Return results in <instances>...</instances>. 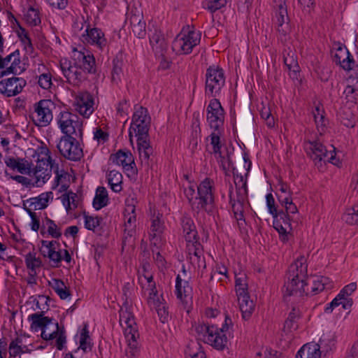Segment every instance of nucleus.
Here are the masks:
<instances>
[{"label": "nucleus", "instance_id": "obj_1", "mask_svg": "<svg viewBox=\"0 0 358 358\" xmlns=\"http://www.w3.org/2000/svg\"><path fill=\"white\" fill-rule=\"evenodd\" d=\"M306 259L304 256H300L292 263L288 268L287 273V281L285 287V296H292L298 292L300 294L309 292V282L307 275Z\"/></svg>", "mask_w": 358, "mask_h": 358}, {"label": "nucleus", "instance_id": "obj_2", "mask_svg": "<svg viewBox=\"0 0 358 358\" xmlns=\"http://www.w3.org/2000/svg\"><path fill=\"white\" fill-rule=\"evenodd\" d=\"M213 181L209 178H206L197 186L196 197L189 205L192 211L197 215L204 210L208 214H211L215 204V196L213 192Z\"/></svg>", "mask_w": 358, "mask_h": 358}, {"label": "nucleus", "instance_id": "obj_3", "mask_svg": "<svg viewBox=\"0 0 358 358\" xmlns=\"http://www.w3.org/2000/svg\"><path fill=\"white\" fill-rule=\"evenodd\" d=\"M197 340L211 345L214 348L222 350L227 344V337L219 332V329L215 325L205 323H197L193 326Z\"/></svg>", "mask_w": 358, "mask_h": 358}, {"label": "nucleus", "instance_id": "obj_4", "mask_svg": "<svg viewBox=\"0 0 358 358\" xmlns=\"http://www.w3.org/2000/svg\"><path fill=\"white\" fill-rule=\"evenodd\" d=\"M124 302L120 308V323L122 325V322L126 324L125 336L128 338L129 345L131 349L136 350L138 348L137 338H139V334L136 329V323L134 320V316L131 311V305L129 303V298H123Z\"/></svg>", "mask_w": 358, "mask_h": 358}, {"label": "nucleus", "instance_id": "obj_5", "mask_svg": "<svg viewBox=\"0 0 358 358\" xmlns=\"http://www.w3.org/2000/svg\"><path fill=\"white\" fill-rule=\"evenodd\" d=\"M205 91L209 97L218 96L225 85L224 70L219 66H210L206 72Z\"/></svg>", "mask_w": 358, "mask_h": 358}, {"label": "nucleus", "instance_id": "obj_6", "mask_svg": "<svg viewBox=\"0 0 358 358\" xmlns=\"http://www.w3.org/2000/svg\"><path fill=\"white\" fill-rule=\"evenodd\" d=\"M151 117L146 108L139 106L136 109L132 116V122L129 131V141L132 143L133 134L131 130L135 132L136 136L149 137Z\"/></svg>", "mask_w": 358, "mask_h": 358}, {"label": "nucleus", "instance_id": "obj_7", "mask_svg": "<svg viewBox=\"0 0 358 358\" xmlns=\"http://www.w3.org/2000/svg\"><path fill=\"white\" fill-rule=\"evenodd\" d=\"M57 148L61 155L68 160L78 162L83 157V148L73 136H62Z\"/></svg>", "mask_w": 358, "mask_h": 358}, {"label": "nucleus", "instance_id": "obj_8", "mask_svg": "<svg viewBox=\"0 0 358 358\" xmlns=\"http://www.w3.org/2000/svg\"><path fill=\"white\" fill-rule=\"evenodd\" d=\"M201 36L200 31L195 32L193 29L189 30L187 34H180L173 40L172 49L177 54L188 55L194 47L199 44Z\"/></svg>", "mask_w": 358, "mask_h": 358}, {"label": "nucleus", "instance_id": "obj_9", "mask_svg": "<svg viewBox=\"0 0 358 358\" xmlns=\"http://www.w3.org/2000/svg\"><path fill=\"white\" fill-rule=\"evenodd\" d=\"M78 116L68 111L61 112L58 120V124L64 136H77L76 129H78L79 136L82 138L83 129L82 123L78 121Z\"/></svg>", "mask_w": 358, "mask_h": 358}, {"label": "nucleus", "instance_id": "obj_10", "mask_svg": "<svg viewBox=\"0 0 358 358\" xmlns=\"http://www.w3.org/2000/svg\"><path fill=\"white\" fill-rule=\"evenodd\" d=\"M207 122L211 129L220 131L224 122V110L217 99H212L206 108Z\"/></svg>", "mask_w": 358, "mask_h": 358}, {"label": "nucleus", "instance_id": "obj_11", "mask_svg": "<svg viewBox=\"0 0 358 358\" xmlns=\"http://www.w3.org/2000/svg\"><path fill=\"white\" fill-rule=\"evenodd\" d=\"M60 69L67 82L74 86H79L80 84L87 79L86 74L80 69L78 65L66 58L62 59L59 62Z\"/></svg>", "mask_w": 358, "mask_h": 358}, {"label": "nucleus", "instance_id": "obj_12", "mask_svg": "<svg viewBox=\"0 0 358 358\" xmlns=\"http://www.w3.org/2000/svg\"><path fill=\"white\" fill-rule=\"evenodd\" d=\"M305 143L309 144V147L306 148L307 155L314 162L315 165L322 169L326 164L325 159L328 156L326 147L318 140H308Z\"/></svg>", "mask_w": 358, "mask_h": 358}, {"label": "nucleus", "instance_id": "obj_13", "mask_svg": "<svg viewBox=\"0 0 358 358\" xmlns=\"http://www.w3.org/2000/svg\"><path fill=\"white\" fill-rule=\"evenodd\" d=\"M148 36L150 44L155 56H162L168 50V42L161 29L152 26L149 28Z\"/></svg>", "mask_w": 358, "mask_h": 358}, {"label": "nucleus", "instance_id": "obj_14", "mask_svg": "<svg viewBox=\"0 0 358 358\" xmlns=\"http://www.w3.org/2000/svg\"><path fill=\"white\" fill-rule=\"evenodd\" d=\"M336 52L332 53L333 60L336 64H339L344 70H352L355 64V60L347 47L340 42L334 43Z\"/></svg>", "mask_w": 358, "mask_h": 358}, {"label": "nucleus", "instance_id": "obj_15", "mask_svg": "<svg viewBox=\"0 0 358 358\" xmlns=\"http://www.w3.org/2000/svg\"><path fill=\"white\" fill-rule=\"evenodd\" d=\"M26 80L20 77H12L0 81V92L8 97L20 94L26 86Z\"/></svg>", "mask_w": 358, "mask_h": 358}, {"label": "nucleus", "instance_id": "obj_16", "mask_svg": "<svg viewBox=\"0 0 358 358\" xmlns=\"http://www.w3.org/2000/svg\"><path fill=\"white\" fill-rule=\"evenodd\" d=\"M37 113L38 124L41 127L48 125L52 120V109L55 103L50 99H41L34 105Z\"/></svg>", "mask_w": 358, "mask_h": 358}, {"label": "nucleus", "instance_id": "obj_17", "mask_svg": "<svg viewBox=\"0 0 358 358\" xmlns=\"http://www.w3.org/2000/svg\"><path fill=\"white\" fill-rule=\"evenodd\" d=\"M187 250L189 260L194 267L198 268L206 267V262L203 255V246L199 242V239L187 243Z\"/></svg>", "mask_w": 358, "mask_h": 358}, {"label": "nucleus", "instance_id": "obj_18", "mask_svg": "<svg viewBox=\"0 0 358 358\" xmlns=\"http://www.w3.org/2000/svg\"><path fill=\"white\" fill-rule=\"evenodd\" d=\"M76 63L80 69L85 73L95 74L96 73L95 58L92 54L87 51V52L79 51L76 58Z\"/></svg>", "mask_w": 358, "mask_h": 358}, {"label": "nucleus", "instance_id": "obj_19", "mask_svg": "<svg viewBox=\"0 0 358 358\" xmlns=\"http://www.w3.org/2000/svg\"><path fill=\"white\" fill-rule=\"evenodd\" d=\"M79 112L84 116H90L93 112L94 98L88 92H80L76 98Z\"/></svg>", "mask_w": 358, "mask_h": 358}, {"label": "nucleus", "instance_id": "obj_20", "mask_svg": "<svg viewBox=\"0 0 358 358\" xmlns=\"http://www.w3.org/2000/svg\"><path fill=\"white\" fill-rule=\"evenodd\" d=\"M45 311H40L33 313L28 317V320L31 322L30 329L32 331H38L39 329L46 331L47 327L55 320L52 317L44 316Z\"/></svg>", "mask_w": 358, "mask_h": 358}, {"label": "nucleus", "instance_id": "obj_21", "mask_svg": "<svg viewBox=\"0 0 358 358\" xmlns=\"http://www.w3.org/2000/svg\"><path fill=\"white\" fill-rule=\"evenodd\" d=\"M86 34H83V37L84 41H86L91 45H96L99 48H102L106 45V39L104 37V34L101 29L94 27L90 28V25L86 29Z\"/></svg>", "mask_w": 358, "mask_h": 358}, {"label": "nucleus", "instance_id": "obj_22", "mask_svg": "<svg viewBox=\"0 0 358 358\" xmlns=\"http://www.w3.org/2000/svg\"><path fill=\"white\" fill-rule=\"evenodd\" d=\"M137 148L141 164L148 166L150 157L153 152V148L150 145V136L137 137Z\"/></svg>", "mask_w": 358, "mask_h": 358}, {"label": "nucleus", "instance_id": "obj_23", "mask_svg": "<svg viewBox=\"0 0 358 358\" xmlns=\"http://www.w3.org/2000/svg\"><path fill=\"white\" fill-rule=\"evenodd\" d=\"M180 224L187 243L199 239L194 222L189 216L183 215L181 217Z\"/></svg>", "mask_w": 358, "mask_h": 358}, {"label": "nucleus", "instance_id": "obj_24", "mask_svg": "<svg viewBox=\"0 0 358 358\" xmlns=\"http://www.w3.org/2000/svg\"><path fill=\"white\" fill-rule=\"evenodd\" d=\"M45 154L48 156L47 159H41L39 158L37 159V165L33 168L32 167V174L36 175L38 173L41 172L43 170L45 169V173L46 171H48V173H46L43 177V182H45L46 180H48L50 177V173L51 172V167L52 166L53 160L52 159L51 157L50 156V150L45 148Z\"/></svg>", "mask_w": 358, "mask_h": 358}, {"label": "nucleus", "instance_id": "obj_25", "mask_svg": "<svg viewBox=\"0 0 358 358\" xmlns=\"http://www.w3.org/2000/svg\"><path fill=\"white\" fill-rule=\"evenodd\" d=\"M321 351L316 343H308L303 345L296 355L295 358H320Z\"/></svg>", "mask_w": 358, "mask_h": 358}, {"label": "nucleus", "instance_id": "obj_26", "mask_svg": "<svg viewBox=\"0 0 358 358\" xmlns=\"http://www.w3.org/2000/svg\"><path fill=\"white\" fill-rule=\"evenodd\" d=\"M357 283L351 282L345 286L338 294V296L343 301V309L350 311L353 304V300L350 296L356 290Z\"/></svg>", "mask_w": 358, "mask_h": 358}, {"label": "nucleus", "instance_id": "obj_27", "mask_svg": "<svg viewBox=\"0 0 358 358\" xmlns=\"http://www.w3.org/2000/svg\"><path fill=\"white\" fill-rule=\"evenodd\" d=\"M336 339L335 335L329 333L324 334L317 344L319 350L321 351V354L324 353L326 355L336 348Z\"/></svg>", "mask_w": 358, "mask_h": 358}, {"label": "nucleus", "instance_id": "obj_28", "mask_svg": "<svg viewBox=\"0 0 358 358\" xmlns=\"http://www.w3.org/2000/svg\"><path fill=\"white\" fill-rule=\"evenodd\" d=\"M235 185L237 197L236 201L239 203L245 202L248 197L247 177L244 178L241 174L238 178H235Z\"/></svg>", "mask_w": 358, "mask_h": 358}, {"label": "nucleus", "instance_id": "obj_29", "mask_svg": "<svg viewBox=\"0 0 358 358\" xmlns=\"http://www.w3.org/2000/svg\"><path fill=\"white\" fill-rule=\"evenodd\" d=\"M160 216L162 217V215L158 214L157 217L152 220L150 227V241L151 245L154 246H157V241L159 238L164 229V222L161 220Z\"/></svg>", "mask_w": 358, "mask_h": 358}, {"label": "nucleus", "instance_id": "obj_30", "mask_svg": "<svg viewBox=\"0 0 358 358\" xmlns=\"http://www.w3.org/2000/svg\"><path fill=\"white\" fill-rule=\"evenodd\" d=\"M123 65V55L122 53H119L113 59V69L111 71L112 83L117 84L120 81Z\"/></svg>", "mask_w": 358, "mask_h": 358}, {"label": "nucleus", "instance_id": "obj_31", "mask_svg": "<svg viewBox=\"0 0 358 358\" xmlns=\"http://www.w3.org/2000/svg\"><path fill=\"white\" fill-rule=\"evenodd\" d=\"M50 199H52V192L43 193L38 196L27 199V201H29V207H33V210H36L37 209L45 208L48 206Z\"/></svg>", "mask_w": 358, "mask_h": 358}, {"label": "nucleus", "instance_id": "obj_32", "mask_svg": "<svg viewBox=\"0 0 358 358\" xmlns=\"http://www.w3.org/2000/svg\"><path fill=\"white\" fill-rule=\"evenodd\" d=\"M108 203V196L106 189L104 187H98L92 203L93 207L98 210L106 206Z\"/></svg>", "mask_w": 358, "mask_h": 358}, {"label": "nucleus", "instance_id": "obj_33", "mask_svg": "<svg viewBox=\"0 0 358 358\" xmlns=\"http://www.w3.org/2000/svg\"><path fill=\"white\" fill-rule=\"evenodd\" d=\"M233 187L231 185L229 188V203L231 204L232 211L237 221L245 222L244 218V204L245 202L239 203L232 198Z\"/></svg>", "mask_w": 358, "mask_h": 358}, {"label": "nucleus", "instance_id": "obj_34", "mask_svg": "<svg viewBox=\"0 0 358 358\" xmlns=\"http://www.w3.org/2000/svg\"><path fill=\"white\" fill-rule=\"evenodd\" d=\"M299 318V310L294 307L292 308L285 322L283 331L285 332H291L293 329L296 330L298 327L297 321Z\"/></svg>", "mask_w": 358, "mask_h": 358}, {"label": "nucleus", "instance_id": "obj_35", "mask_svg": "<svg viewBox=\"0 0 358 358\" xmlns=\"http://www.w3.org/2000/svg\"><path fill=\"white\" fill-rule=\"evenodd\" d=\"M107 179L108 185L113 192H120L122 191V176L120 172L115 170L110 171L108 174Z\"/></svg>", "mask_w": 358, "mask_h": 358}, {"label": "nucleus", "instance_id": "obj_36", "mask_svg": "<svg viewBox=\"0 0 358 358\" xmlns=\"http://www.w3.org/2000/svg\"><path fill=\"white\" fill-rule=\"evenodd\" d=\"M162 301H161L159 298H157V299H154L153 306L154 308L156 309L159 320L164 324L168 322L169 315L168 311V306H166V303L164 302V299H162Z\"/></svg>", "mask_w": 358, "mask_h": 358}, {"label": "nucleus", "instance_id": "obj_37", "mask_svg": "<svg viewBox=\"0 0 358 358\" xmlns=\"http://www.w3.org/2000/svg\"><path fill=\"white\" fill-rule=\"evenodd\" d=\"M181 284H182V280L180 275H178L176 280V293L177 298L180 299H182L183 296L187 297L192 291L188 281L183 282V285H182L183 291L181 290Z\"/></svg>", "mask_w": 358, "mask_h": 358}, {"label": "nucleus", "instance_id": "obj_38", "mask_svg": "<svg viewBox=\"0 0 358 358\" xmlns=\"http://www.w3.org/2000/svg\"><path fill=\"white\" fill-rule=\"evenodd\" d=\"M313 114L318 130H320L321 133L324 132L327 123L328 122V120L326 119L324 116V111L320 110V106H317L315 107Z\"/></svg>", "mask_w": 358, "mask_h": 358}, {"label": "nucleus", "instance_id": "obj_39", "mask_svg": "<svg viewBox=\"0 0 358 358\" xmlns=\"http://www.w3.org/2000/svg\"><path fill=\"white\" fill-rule=\"evenodd\" d=\"M227 2L228 1L226 0H206L203 1L202 6L210 13H214L218 10L225 7Z\"/></svg>", "mask_w": 358, "mask_h": 358}, {"label": "nucleus", "instance_id": "obj_40", "mask_svg": "<svg viewBox=\"0 0 358 358\" xmlns=\"http://www.w3.org/2000/svg\"><path fill=\"white\" fill-rule=\"evenodd\" d=\"M235 287L237 295H243L248 292L247 276L245 273L236 274Z\"/></svg>", "mask_w": 358, "mask_h": 358}, {"label": "nucleus", "instance_id": "obj_41", "mask_svg": "<svg viewBox=\"0 0 358 358\" xmlns=\"http://www.w3.org/2000/svg\"><path fill=\"white\" fill-rule=\"evenodd\" d=\"M25 264L27 268L31 271H34L36 268L42 266L41 259L36 257V252H29L25 255Z\"/></svg>", "mask_w": 358, "mask_h": 358}, {"label": "nucleus", "instance_id": "obj_42", "mask_svg": "<svg viewBox=\"0 0 358 358\" xmlns=\"http://www.w3.org/2000/svg\"><path fill=\"white\" fill-rule=\"evenodd\" d=\"M25 19L27 22L32 27H36L41 22L39 10L32 6L28 8Z\"/></svg>", "mask_w": 358, "mask_h": 358}, {"label": "nucleus", "instance_id": "obj_43", "mask_svg": "<svg viewBox=\"0 0 358 358\" xmlns=\"http://www.w3.org/2000/svg\"><path fill=\"white\" fill-rule=\"evenodd\" d=\"M342 219L349 224L358 225V203L351 208L347 210L342 217Z\"/></svg>", "mask_w": 358, "mask_h": 358}, {"label": "nucleus", "instance_id": "obj_44", "mask_svg": "<svg viewBox=\"0 0 358 358\" xmlns=\"http://www.w3.org/2000/svg\"><path fill=\"white\" fill-rule=\"evenodd\" d=\"M217 133L213 132L210 136V144L213 145V152L216 155H218L219 158L224 159V156L222 155L221 152L222 144L220 141V132L217 131Z\"/></svg>", "mask_w": 358, "mask_h": 358}, {"label": "nucleus", "instance_id": "obj_45", "mask_svg": "<svg viewBox=\"0 0 358 358\" xmlns=\"http://www.w3.org/2000/svg\"><path fill=\"white\" fill-rule=\"evenodd\" d=\"M83 217L85 219V227L91 231H94L95 228L99 227L103 220L101 217L90 216L87 215L85 212L83 213Z\"/></svg>", "mask_w": 358, "mask_h": 358}, {"label": "nucleus", "instance_id": "obj_46", "mask_svg": "<svg viewBox=\"0 0 358 358\" xmlns=\"http://www.w3.org/2000/svg\"><path fill=\"white\" fill-rule=\"evenodd\" d=\"M284 64L289 71L292 72V74H294L293 78H297V74L299 72V66L297 60L294 58V56H289V55H288L287 57L284 56Z\"/></svg>", "mask_w": 358, "mask_h": 358}, {"label": "nucleus", "instance_id": "obj_47", "mask_svg": "<svg viewBox=\"0 0 358 358\" xmlns=\"http://www.w3.org/2000/svg\"><path fill=\"white\" fill-rule=\"evenodd\" d=\"M56 330H58V337L56 340V347L58 350H63L66 343V331L64 326L60 327L57 322H55Z\"/></svg>", "mask_w": 358, "mask_h": 358}, {"label": "nucleus", "instance_id": "obj_48", "mask_svg": "<svg viewBox=\"0 0 358 358\" xmlns=\"http://www.w3.org/2000/svg\"><path fill=\"white\" fill-rule=\"evenodd\" d=\"M45 224L48 225V233L54 238L62 236L61 228L58 227L55 221L45 217Z\"/></svg>", "mask_w": 358, "mask_h": 358}, {"label": "nucleus", "instance_id": "obj_49", "mask_svg": "<svg viewBox=\"0 0 358 358\" xmlns=\"http://www.w3.org/2000/svg\"><path fill=\"white\" fill-rule=\"evenodd\" d=\"M276 18L278 22H283V21H290L287 13V8L285 3V0H280V2L278 6Z\"/></svg>", "mask_w": 358, "mask_h": 358}, {"label": "nucleus", "instance_id": "obj_50", "mask_svg": "<svg viewBox=\"0 0 358 358\" xmlns=\"http://www.w3.org/2000/svg\"><path fill=\"white\" fill-rule=\"evenodd\" d=\"M127 155L128 154L124 153V150H119L116 153L112 154L110 156V160L117 165H122L123 168L126 170L127 164L125 162V158L127 157Z\"/></svg>", "mask_w": 358, "mask_h": 358}, {"label": "nucleus", "instance_id": "obj_51", "mask_svg": "<svg viewBox=\"0 0 358 358\" xmlns=\"http://www.w3.org/2000/svg\"><path fill=\"white\" fill-rule=\"evenodd\" d=\"M21 61H18L16 58L13 59L11 62V64L8 67H5V69H0V78L4 76H6L10 74L13 75H20L21 72L17 73V67L20 65Z\"/></svg>", "mask_w": 358, "mask_h": 358}, {"label": "nucleus", "instance_id": "obj_52", "mask_svg": "<svg viewBox=\"0 0 358 358\" xmlns=\"http://www.w3.org/2000/svg\"><path fill=\"white\" fill-rule=\"evenodd\" d=\"M18 172L21 174H32V166L33 164L31 162H29L25 158L18 157Z\"/></svg>", "mask_w": 358, "mask_h": 358}, {"label": "nucleus", "instance_id": "obj_53", "mask_svg": "<svg viewBox=\"0 0 358 358\" xmlns=\"http://www.w3.org/2000/svg\"><path fill=\"white\" fill-rule=\"evenodd\" d=\"M289 22L290 21H283V22H282L277 21V31L281 41L283 40V38L285 40L286 36L291 31V26Z\"/></svg>", "mask_w": 358, "mask_h": 358}, {"label": "nucleus", "instance_id": "obj_54", "mask_svg": "<svg viewBox=\"0 0 358 358\" xmlns=\"http://www.w3.org/2000/svg\"><path fill=\"white\" fill-rule=\"evenodd\" d=\"M327 278L324 277H319L317 280H314L312 282V285L310 287V292L313 294H317L319 292L323 291L325 289V284Z\"/></svg>", "mask_w": 358, "mask_h": 358}, {"label": "nucleus", "instance_id": "obj_55", "mask_svg": "<svg viewBox=\"0 0 358 358\" xmlns=\"http://www.w3.org/2000/svg\"><path fill=\"white\" fill-rule=\"evenodd\" d=\"M17 36L19 37L20 40L21 41V42L25 46H27L31 50H34L31 40L29 36L28 32L26 31V29L24 27H22V26H20L19 30L17 31Z\"/></svg>", "mask_w": 358, "mask_h": 358}, {"label": "nucleus", "instance_id": "obj_56", "mask_svg": "<svg viewBox=\"0 0 358 358\" xmlns=\"http://www.w3.org/2000/svg\"><path fill=\"white\" fill-rule=\"evenodd\" d=\"M47 253L48 257L52 262V267H58L59 266V263L62 260L61 251H56L55 250H49L47 251Z\"/></svg>", "mask_w": 358, "mask_h": 358}, {"label": "nucleus", "instance_id": "obj_57", "mask_svg": "<svg viewBox=\"0 0 358 358\" xmlns=\"http://www.w3.org/2000/svg\"><path fill=\"white\" fill-rule=\"evenodd\" d=\"M255 303L254 302H250L249 304H243V303H240L239 307L242 313V317L245 320H248L250 318L254 310H255Z\"/></svg>", "mask_w": 358, "mask_h": 358}, {"label": "nucleus", "instance_id": "obj_58", "mask_svg": "<svg viewBox=\"0 0 358 358\" xmlns=\"http://www.w3.org/2000/svg\"><path fill=\"white\" fill-rule=\"evenodd\" d=\"M22 343V338L17 337L15 339L13 340L9 345V350H10V357H16L17 355L20 354L21 345L20 344Z\"/></svg>", "mask_w": 358, "mask_h": 358}, {"label": "nucleus", "instance_id": "obj_59", "mask_svg": "<svg viewBox=\"0 0 358 358\" xmlns=\"http://www.w3.org/2000/svg\"><path fill=\"white\" fill-rule=\"evenodd\" d=\"M266 206L268 210L269 213H271L273 215V217H278V213L279 210H278L275 204V199L273 198V196L271 193H268L266 196Z\"/></svg>", "mask_w": 358, "mask_h": 358}, {"label": "nucleus", "instance_id": "obj_60", "mask_svg": "<svg viewBox=\"0 0 358 358\" xmlns=\"http://www.w3.org/2000/svg\"><path fill=\"white\" fill-rule=\"evenodd\" d=\"M38 83L39 86L44 89L48 90L50 88L52 85V76L50 73H43L38 77Z\"/></svg>", "mask_w": 358, "mask_h": 358}, {"label": "nucleus", "instance_id": "obj_61", "mask_svg": "<svg viewBox=\"0 0 358 358\" xmlns=\"http://www.w3.org/2000/svg\"><path fill=\"white\" fill-rule=\"evenodd\" d=\"M278 222H282V224L292 230L291 218L290 215L285 213L284 210H280L278 213V217H276Z\"/></svg>", "mask_w": 358, "mask_h": 358}, {"label": "nucleus", "instance_id": "obj_62", "mask_svg": "<svg viewBox=\"0 0 358 358\" xmlns=\"http://www.w3.org/2000/svg\"><path fill=\"white\" fill-rule=\"evenodd\" d=\"M260 358H280L281 353L275 350L266 348L263 352H258Z\"/></svg>", "mask_w": 358, "mask_h": 358}, {"label": "nucleus", "instance_id": "obj_63", "mask_svg": "<svg viewBox=\"0 0 358 358\" xmlns=\"http://www.w3.org/2000/svg\"><path fill=\"white\" fill-rule=\"evenodd\" d=\"M341 305L343 308V301L337 295L329 303L327 304V307L324 308V313L327 314L331 313L333 310Z\"/></svg>", "mask_w": 358, "mask_h": 358}, {"label": "nucleus", "instance_id": "obj_64", "mask_svg": "<svg viewBox=\"0 0 358 358\" xmlns=\"http://www.w3.org/2000/svg\"><path fill=\"white\" fill-rule=\"evenodd\" d=\"M134 34L139 38H143L146 35L145 22L143 21L131 28Z\"/></svg>", "mask_w": 358, "mask_h": 358}]
</instances>
